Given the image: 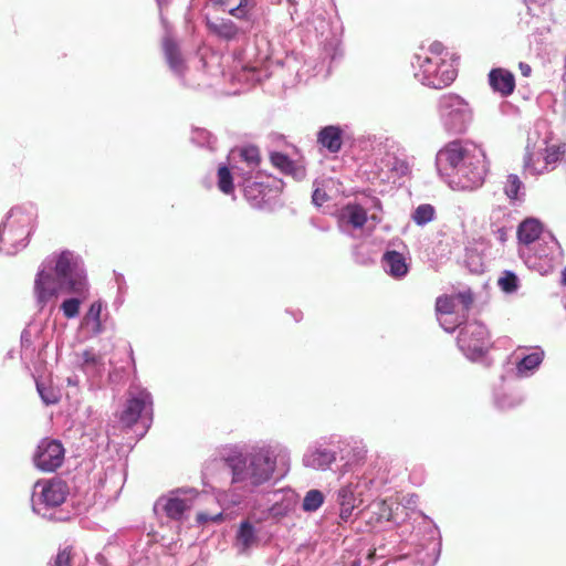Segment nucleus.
<instances>
[{
  "mask_svg": "<svg viewBox=\"0 0 566 566\" xmlns=\"http://www.w3.org/2000/svg\"><path fill=\"white\" fill-rule=\"evenodd\" d=\"M212 7H227L230 2V0H210Z\"/></svg>",
  "mask_w": 566,
  "mask_h": 566,
  "instance_id": "55",
  "label": "nucleus"
},
{
  "mask_svg": "<svg viewBox=\"0 0 566 566\" xmlns=\"http://www.w3.org/2000/svg\"><path fill=\"white\" fill-rule=\"evenodd\" d=\"M259 188H261V185H259L258 182H248L245 186H244V195L247 198L249 199H255L256 196L254 195V190H258Z\"/></svg>",
  "mask_w": 566,
  "mask_h": 566,
  "instance_id": "52",
  "label": "nucleus"
},
{
  "mask_svg": "<svg viewBox=\"0 0 566 566\" xmlns=\"http://www.w3.org/2000/svg\"><path fill=\"white\" fill-rule=\"evenodd\" d=\"M485 175V155L481 149L473 147V154L469 157V160L461 164L455 171L453 182L457 189L474 190L483 185Z\"/></svg>",
  "mask_w": 566,
  "mask_h": 566,
  "instance_id": "8",
  "label": "nucleus"
},
{
  "mask_svg": "<svg viewBox=\"0 0 566 566\" xmlns=\"http://www.w3.org/2000/svg\"><path fill=\"white\" fill-rule=\"evenodd\" d=\"M544 356L545 353L541 347L532 348L528 354H517L516 375L521 378L531 377L538 369Z\"/></svg>",
  "mask_w": 566,
  "mask_h": 566,
  "instance_id": "20",
  "label": "nucleus"
},
{
  "mask_svg": "<svg viewBox=\"0 0 566 566\" xmlns=\"http://www.w3.org/2000/svg\"><path fill=\"white\" fill-rule=\"evenodd\" d=\"M562 251L520 250V258L525 265L542 275L551 273L562 262Z\"/></svg>",
  "mask_w": 566,
  "mask_h": 566,
  "instance_id": "12",
  "label": "nucleus"
},
{
  "mask_svg": "<svg viewBox=\"0 0 566 566\" xmlns=\"http://www.w3.org/2000/svg\"><path fill=\"white\" fill-rule=\"evenodd\" d=\"M331 444L335 446L340 461L344 462L343 471L348 472L354 467L363 463L367 455L366 444L356 438L331 439Z\"/></svg>",
  "mask_w": 566,
  "mask_h": 566,
  "instance_id": "11",
  "label": "nucleus"
},
{
  "mask_svg": "<svg viewBox=\"0 0 566 566\" xmlns=\"http://www.w3.org/2000/svg\"><path fill=\"white\" fill-rule=\"evenodd\" d=\"M370 252L371 250H355L353 258L357 263L368 265L374 262Z\"/></svg>",
  "mask_w": 566,
  "mask_h": 566,
  "instance_id": "46",
  "label": "nucleus"
},
{
  "mask_svg": "<svg viewBox=\"0 0 566 566\" xmlns=\"http://www.w3.org/2000/svg\"><path fill=\"white\" fill-rule=\"evenodd\" d=\"M115 280H116V283H117L118 293L123 294L126 291V282H125L124 276L122 274L116 273L115 274Z\"/></svg>",
  "mask_w": 566,
  "mask_h": 566,
  "instance_id": "53",
  "label": "nucleus"
},
{
  "mask_svg": "<svg viewBox=\"0 0 566 566\" xmlns=\"http://www.w3.org/2000/svg\"><path fill=\"white\" fill-rule=\"evenodd\" d=\"M277 497L269 509V514L274 518H282L293 512L298 503V495L292 490H282L274 493Z\"/></svg>",
  "mask_w": 566,
  "mask_h": 566,
  "instance_id": "21",
  "label": "nucleus"
},
{
  "mask_svg": "<svg viewBox=\"0 0 566 566\" xmlns=\"http://www.w3.org/2000/svg\"><path fill=\"white\" fill-rule=\"evenodd\" d=\"M205 21L208 31L221 40L232 41L240 33V28L230 19L206 14Z\"/></svg>",
  "mask_w": 566,
  "mask_h": 566,
  "instance_id": "18",
  "label": "nucleus"
},
{
  "mask_svg": "<svg viewBox=\"0 0 566 566\" xmlns=\"http://www.w3.org/2000/svg\"><path fill=\"white\" fill-rule=\"evenodd\" d=\"M489 345V332L482 323L473 321L460 329L458 346L467 358L479 359L486 353Z\"/></svg>",
  "mask_w": 566,
  "mask_h": 566,
  "instance_id": "7",
  "label": "nucleus"
},
{
  "mask_svg": "<svg viewBox=\"0 0 566 566\" xmlns=\"http://www.w3.org/2000/svg\"><path fill=\"white\" fill-rule=\"evenodd\" d=\"M20 212H21V210H20L19 208H13V209H11V210L9 211V214H8V220H9L10 218H12L13 216H15V214L20 213Z\"/></svg>",
  "mask_w": 566,
  "mask_h": 566,
  "instance_id": "56",
  "label": "nucleus"
},
{
  "mask_svg": "<svg viewBox=\"0 0 566 566\" xmlns=\"http://www.w3.org/2000/svg\"><path fill=\"white\" fill-rule=\"evenodd\" d=\"M323 503L324 494L319 490L313 489L305 494L302 509L305 512H315L322 506Z\"/></svg>",
  "mask_w": 566,
  "mask_h": 566,
  "instance_id": "32",
  "label": "nucleus"
},
{
  "mask_svg": "<svg viewBox=\"0 0 566 566\" xmlns=\"http://www.w3.org/2000/svg\"><path fill=\"white\" fill-rule=\"evenodd\" d=\"M384 271L395 279H401L409 271L408 258L398 250H386L381 258Z\"/></svg>",
  "mask_w": 566,
  "mask_h": 566,
  "instance_id": "17",
  "label": "nucleus"
},
{
  "mask_svg": "<svg viewBox=\"0 0 566 566\" xmlns=\"http://www.w3.org/2000/svg\"><path fill=\"white\" fill-rule=\"evenodd\" d=\"M522 186L523 182L517 175H509L504 185V192L511 200H517Z\"/></svg>",
  "mask_w": 566,
  "mask_h": 566,
  "instance_id": "38",
  "label": "nucleus"
},
{
  "mask_svg": "<svg viewBox=\"0 0 566 566\" xmlns=\"http://www.w3.org/2000/svg\"><path fill=\"white\" fill-rule=\"evenodd\" d=\"M436 218V208L430 203L419 205L411 214L412 221L417 226H424Z\"/></svg>",
  "mask_w": 566,
  "mask_h": 566,
  "instance_id": "29",
  "label": "nucleus"
},
{
  "mask_svg": "<svg viewBox=\"0 0 566 566\" xmlns=\"http://www.w3.org/2000/svg\"><path fill=\"white\" fill-rule=\"evenodd\" d=\"M337 459V451L331 450L322 442L311 444L302 459L304 467L318 471L328 470Z\"/></svg>",
  "mask_w": 566,
  "mask_h": 566,
  "instance_id": "14",
  "label": "nucleus"
},
{
  "mask_svg": "<svg viewBox=\"0 0 566 566\" xmlns=\"http://www.w3.org/2000/svg\"><path fill=\"white\" fill-rule=\"evenodd\" d=\"M80 306L81 301L76 297H71L62 303L61 310L66 318H74L80 313Z\"/></svg>",
  "mask_w": 566,
  "mask_h": 566,
  "instance_id": "42",
  "label": "nucleus"
},
{
  "mask_svg": "<svg viewBox=\"0 0 566 566\" xmlns=\"http://www.w3.org/2000/svg\"><path fill=\"white\" fill-rule=\"evenodd\" d=\"M312 200L316 206L321 207L328 200V196L323 189L316 188L313 192Z\"/></svg>",
  "mask_w": 566,
  "mask_h": 566,
  "instance_id": "51",
  "label": "nucleus"
},
{
  "mask_svg": "<svg viewBox=\"0 0 566 566\" xmlns=\"http://www.w3.org/2000/svg\"><path fill=\"white\" fill-rule=\"evenodd\" d=\"M82 367L86 373H98L102 363V357L97 355L93 349H86L81 355Z\"/></svg>",
  "mask_w": 566,
  "mask_h": 566,
  "instance_id": "30",
  "label": "nucleus"
},
{
  "mask_svg": "<svg viewBox=\"0 0 566 566\" xmlns=\"http://www.w3.org/2000/svg\"><path fill=\"white\" fill-rule=\"evenodd\" d=\"M254 6V0H240L237 7L229 10V13L237 19L247 20L250 9Z\"/></svg>",
  "mask_w": 566,
  "mask_h": 566,
  "instance_id": "41",
  "label": "nucleus"
},
{
  "mask_svg": "<svg viewBox=\"0 0 566 566\" xmlns=\"http://www.w3.org/2000/svg\"><path fill=\"white\" fill-rule=\"evenodd\" d=\"M415 76L418 77L423 85L442 88L450 85L457 77V70L447 59L438 56H429V54H416L412 62Z\"/></svg>",
  "mask_w": 566,
  "mask_h": 566,
  "instance_id": "4",
  "label": "nucleus"
},
{
  "mask_svg": "<svg viewBox=\"0 0 566 566\" xmlns=\"http://www.w3.org/2000/svg\"><path fill=\"white\" fill-rule=\"evenodd\" d=\"M499 286L505 293H513L517 290L518 279L513 272L505 271L503 276L499 279Z\"/></svg>",
  "mask_w": 566,
  "mask_h": 566,
  "instance_id": "39",
  "label": "nucleus"
},
{
  "mask_svg": "<svg viewBox=\"0 0 566 566\" xmlns=\"http://www.w3.org/2000/svg\"><path fill=\"white\" fill-rule=\"evenodd\" d=\"M163 49L169 66L175 72L182 73L185 70V62L176 41L170 36H166L163 41Z\"/></svg>",
  "mask_w": 566,
  "mask_h": 566,
  "instance_id": "26",
  "label": "nucleus"
},
{
  "mask_svg": "<svg viewBox=\"0 0 566 566\" xmlns=\"http://www.w3.org/2000/svg\"><path fill=\"white\" fill-rule=\"evenodd\" d=\"M462 262L471 273H481L484 270L483 256L480 250H464Z\"/></svg>",
  "mask_w": 566,
  "mask_h": 566,
  "instance_id": "28",
  "label": "nucleus"
},
{
  "mask_svg": "<svg viewBox=\"0 0 566 566\" xmlns=\"http://www.w3.org/2000/svg\"><path fill=\"white\" fill-rule=\"evenodd\" d=\"M464 319V314L460 312L441 315L438 317L440 326L448 333H452L457 327L461 326Z\"/></svg>",
  "mask_w": 566,
  "mask_h": 566,
  "instance_id": "33",
  "label": "nucleus"
},
{
  "mask_svg": "<svg viewBox=\"0 0 566 566\" xmlns=\"http://www.w3.org/2000/svg\"><path fill=\"white\" fill-rule=\"evenodd\" d=\"M562 283L566 286V268L562 272Z\"/></svg>",
  "mask_w": 566,
  "mask_h": 566,
  "instance_id": "57",
  "label": "nucleus"
},
{
  "mask_svg": "<svg viewBox=\"0 0 566 566\" xmlns=\"http://www.w3.org/2000/svg\"><path fill=\"white\" fill-rule=\"evenodd\" d=\"M64 287L67 292L83 297L88 293L84 263L71 250L52 254L42 262L34 280V295L38 306L42 310Z\"/></svg>",
  "mask_w": 566,
  "mask_h": 566,
  "instance_id": "2",
  "label": "nucleus"
},
{
  "mask_svg": "<svg viewBox=\"0 0 566 566\" xmlns=\"http://www.w3.org/2000/svg\"><path fill=\"white\" fill-rule=\"evenodd\" d=\"M51 566H71V552L67 548L59 552Z\"/></svg>",
  "mask_w": 566,
  "mask_h": 566,
  "instance_id": "50",
  "label": "nucleus"
},
{
  "mask_svg": "<svg viewBox=\"0 0 566 566\" xmlns=\"http://www.w3.org/2000/svg\"><path fill=\"white\" fill-rule=\"evenodd\" d=\"M218 187L226 195L233 192V178L227 166H220L218 168Z\"/></svg>",
  "mask_w": 566,
  "mask_h": 566,
  "instance_id": "36",
  "label": "nucleus"
},
{
  "mask_svg": "<svg viewBox=\"0 0 566 566\" xmlns=\"http://www.w3.org/2000/svg\"><path fill=\"white\" fill-rule=\"evenodd\" d=\"M440 250H423L424 254L421 256L431 268L437 269L441 263L447 260L444 253H439Z\"/></svg>",
  "mask_w": 566,
  "mask_h": 566,
  "instance_id": "43",
  "label": "nucleus"
},
{
  "mask_svg": "<svg viewBox=\"0 0 566 566\" xmlns=\"http://www.w3.org/2000/svg\"><path fill=\"white\" fill-rule=\"evenodd\" d=\"M104 304L102 301H95L91 304L87 313L83 318V325L93 334L98 335L103 333L104 327L102 324V312Z\"/></svg>",
  "mask_w": 566,
  "mask_h": 566,
  "instance_id": "25",
  "label": "nucleus"
},
{
  "mask_svg": "<svg viewBox=\"0 0 566 566\" xmlns=\"http://www.w3.org/2000/svg\"><path fill=\"white\" fill-rule=\"evenodd\" d=\"M441 117L448 130L462 133L465 130L470 119L471 111L469 104L459 95L446 94L439 103Z\"/></svg>",
  "mask_w": 566,
  "mask_h": 566,
  "instance_id": "9",
  "label": "nucleus"
},
{
  "mask_svg": "<svg viewBox=\"0 0 566 566\" xmlns=\"http://www.w3.org/2000/svg\"><path fill=\"white\" fill-rule=\"evenodd\" d=\"M153 419V397L149 391L142 388L130 389L128 399L120 412L119 420L126 427L137 421L149 424Z\"/></svg>",
  "mask_w": 566,
  "mask_h": 566,
  "instance_id": "6",
  "label": "nucleus"
},
{
  "mask_svg": "<svg viewBox=\"0 0 566 566\" xmlns=\"http://www.w3.org/2000/svg\"><path fill=\"white\" fill-rule=\"evenodd\" d=\"M473 154V147L467 148L461 142H451L447 144L437 156L439 166L448 165L452 169L458 170L461 164L469 160V157Z\"/></svg>",
  "mask_w": 566,
  "mask_h": 566,
  "instance_id": "16",
  "label": "nucleus"
},
{
  "mask_svg": "<svg viewBox=\"0 0 566 566\" xmlns=\"http://www.w3.org/2000/svg\"><path fill=\"white\" fill-rule=\"evenodd\" d=\"M222 467L229 470L231 490L219 492L217 500L228 507L235 506L286 476L291 469V452L285 446L271 442L226 444L206 462L203 474L214 478Z\"/></svg>",
  "mask_w": 566,
  "mask_h": 566,
  "instance_id": "1",
  "label": "nucleus"
},
{
  "mask_svg": "<svg viewBox=\"0 0 566 566\" xmlns=\"http://www.w3.org/2000/svg\"><path fill=\"white\" fill-rule=\"evenodd\" d=\"M382 485V480L376 476L374 468L367 469L361 474H355L350 481L342 485L337 492L339 505V518L347 522L354 510L371 497Z\"/></svg>",
  "mask_w": 566,
  "mask_h": 566,
  "instance_id": "3",
  "label": "nucleus"
},
{
  "mask_svg": "<svg viewBox=\"0 0 566 566\" xmlns=\"http://www.w3.org/2000/svg\"><path fill=\"white\" fill-rule=\"evenodd\" d=\"M436 311L438 317L459 312L457 298L447 295L438 297L436 302Z\"/></svg>",
  "mask_w": 566,
  "mask_h": 566,
  "instance_id": "35",
  "label": "nucleus"
},
{
  "mask_svg": "<svg viewBox=\"0 0 566 566\" xmlns=\"http://www.w3.org/2000/svg\"><path fill=\"white\" fill-rule=\"evenodd\" d=\"M522 401L523 397L514 392L501 394L495 397V405L501 410L515 408L520 406Z\"/></svg>",
  "mask_w": 566,
  "mask_h": 566,
  "instance_id": "34",
  "label": "nucleus"
},
{
  "mask_svg": "<svg viewBox=\"0 0 566 566\" xmlns=\"http://www.w3.org/2000/svg\"><path fill=\"white\" fill-rule=\"evenodd\" d=\"M489 84L493 92L502 97L510 96L515 90V77L509 70L496 67L489 73Z\"/></svg>",
  "mask_w": 566,
  "mask_h": 566,
  "instance_id": "19",
  "label": "nucleus"
},
{
  "mask_svg": "<svg viewBox=\"0 0 566 566\" xmlns=\"http://www.w3.org/2000/svg\"><path fill=\"white\" fill-rule=\"evenodd\" d=\"M271 164L285 175L294 174V161L283 153H272L270 156Z\"/></svg>",
  "mask_w": 566,
  "mask_h": 566,
  "instance_id": "31",
  "label": "nucleus"
},
{
  "mask_svg": "<svg viewBox=\"0 0 566 566\" xmlns=\"http://www.w3.org/2000/svg\"><path fill=\"white\" fill-rule=\"evenodd\" d=\"M453 297L457 298L459 312L465 315L473 302L472 295L470 293H459Z\"/></svg>",
  "mask_w": 566,
  "mask_h": 566,
  "instance_id": "45",
  "label": "nucleus"
},
{
  "mask_svg": "<svg viewBox=\"0 0 566 566\" xmlns=\"http://www.w3.org/2000/svg\"><path fill=\"white\" fill-rule=\"evenodd\" d=\"M38 392L45 405H53L59 401V395L51 388H45L43 384L36 382Z\"/></svg>",
  "mask_w": 566,
  "mask_h": 566,
  "instance_id": "44",
  "label": "nucleus"
},
{
  "mask_svg": "<svg viewBox=\"0 0 566 566\" xmlns=\"http://www.w3.org/2000/svg\"><path fill=\"white\" fill-rule=\"evenodd\" d=\"M428 548L430 552L427 553L424 556H419V562L423 565L432 566L439 559L441 544L440 542H430Z\"/></svg>",
  "mask_w": 566,
  "mask_h": 566,
  "instance_id": "40",
  "label": "nucleus"
},
{
  "mask_svg": "<svg viewBox=\"0 0 566 566\" xmlns=\"http://www.w3.org/2000/svg\"><path fill=\"white\" fill-rule=\"evenodd\" d=\"M317 142L329 153H338L343 145V132L338 126H326L318 132Z\"/></svg>",
  "mask_w": 566,
  "mask_h": 566,
  "instance_id": "23",
  "label": "nucleus"
},
{
  "mask_svg": "<svg viewBox=\"0 0 566 566\" xmlns=\"http://www.w3.org/2000/svg\"><path fill=\"white\" fill-rule=\"evenodd\" d=\"M543 231L542 223L533 218L525 219L517 228L518 241L523 244H531L537 240Z\"/></svg>",
  "mask_w": 566,
  "mask_h": 566,
  "instance_id": "24",
  "label": "nucleus"
},
{
  "mask_svg": "<svg viewBox=\"0 0 566 566\" xmlns=\"http://www.w3.org/2000/svg\"><path fill=\"white\" fill-rule=\"evenodd\" d=\"M64 460V448L56 440H42L38 446L34 454V463L36 468L44 472L56 470Z\"/></svg>",
  "mask_w": 566,
  "mask_h": 566,
  "instance_id": "13",
  "label": "nucleus"
},
{
  "mask_svg": "<svg viewBox=\"0 0 566 566\" xmlns=\"http://www.w3.org/2000/svg\"><path fill=\"white\" fill-rule=\"evenodd\" d=\"M260 530L249 520L241 521L233 542V546L241 555H248L252 548L260 544Z\"/></svg>",
  "mask_w": 566,
  "mask_h": 566,
  "instance_id": "15",
  "label": "nucleus"
},
{
  "mask_svg": "<svg viewBox=\"0 0 566 566\" xmlns=\"http://www.w3.org/2000/svg\"><path fill=\"white\" fill-rule=\"evenodd\" d=\"M562 153L555 146L546 148L545 155L543 156V161L545 166L542 169H537L532 161L534 160V156L532 154H527L525 156V168L530 169L534 175L543 174L544 170L548 169V166L555 165L560 159Z\"/></svg>",
  "mask_w": 566,
  "mask_h": 566,
  "instance_id": "27",
  "label": "nucleus"
},
{
  "mask_svg": "<svg viewBox=\"0 0 566 566\" xmlns=\"http://www.w3.org/2000/svg\"><path fill=\"white\" fill-rule=\"evenodd\" d=\"M198 492L195 489H178L171 491L169 494L160 496L155 505L154 511L157 514H165L167 517L180 521L184 518L185 513L189 511Z\"/></svg>",
  "mask_w": 566,
  "mask_h": 566,
  "instance_id": "10",
  "label": "nucleus"
},
{
  "mask_svg": "<svg viewBox=\"0 0 566 566\" xmlns=\"http://www.w3.org/2000/svg\"><path fill=\"white\" fill-rule=\"evenodd\" d=\"M420 54H429V56H438L440 59H447L446 57L447 56L446 49L439 42L432 43L427 51L421 52Z\"/></svg>",
  "mask_w": 566,
  "mask_h": 566,
  "instance_id": "49",
  "label": "nucleus"
},
{
  "mask_svg": "<svg viewBox=\"0 0 566 566\" xmlns=\"http://www.w3.org/2000/svg\"><path fill=\"white\" fill-rule=\"evenodd\" d=\"M240 157L251 169L256 168L261 163L260 149L255 146H247L241 148Z\"/></svg>",
  "mask_w": 566,
  "mask_h": 566,
  "instance_id": "37",
  "label": "nucleus"
},
{
  "mask_svg": "<svg viewBox=\"0 0 566 566\" xmlns=\"http://www.w3.org/2000/svg\"><path fill=\"white\" fill-rule=\"evenodd\" d=\"M66 484L60 480L38 481L33 486L31 503L35 514L49 520H60L51 511L66 499Z\"/></svg>",
  "mask_w": 566,
  "mask_h": 566,
  "instance_id": "5",
  "label": "nucleus"
},
{
  "mask_svg": "<svg viewBox=\"0 0 566 566\" xmlns=\"http://www.w3.org/2000/svg\"><path fill=\"white\" fill-rule=\"evenodd\" d=\"M339 221L355 229H361L367 222V211L360 205L349 202L339 210Z\"/></svg>",
  "mask_w": 566,
  "mask_h": 566,
  "instance_id": "22",
  "label": "nucleus"
},
{
  "mask_svg": "<svg viewBox=\"0 0 566 566\" xmlns=\"http://www.w3.org/2000/svg\"><path fill=\"white\" fill-rule=\"evenodd\" d=\"M391 170L395 171L398 176L402 177L410 174V166L406 160L396 158Z\"/></svg>",
  "mask_w": 566,
  "mask_h": 566,
  "instance_id": "48",
  "label": "nucleus"
},
{
  "mask_svg": "<svg viewBox=\"0 0 566 566\" xmlns=\"http://www.w3.org/2000/svg\"><path fill=\"white\" fill-rule=\"evenodd\" d=\"M223 520V514L220 512V513H217V514H209L207 512H199L197 514V522L199 524H206L208 522H213V523H219Z\"/></svg>",
  "mask_w": 566,
  "mask_h": 566,
  "instance_id": "47",
  "label": "nucleus"
},
{
  "mask_svg": "<svg viewBox=\"0 0 566 566\" xmlns=\"http://www.w3.org/2000/svg\"><path fill=\"white\" fill-rule=\"evenodd\" d=\"M518 69L521 71V74L525 77H528L531 76L532 74V69L531 66L527 64V63H524V62H520L518 64Z\"/></svg>",
  "mask_w": 566,
  "mask_h": 566,
  "instance_id": "54",
  "label": "nucleus"
}]
</instances>
